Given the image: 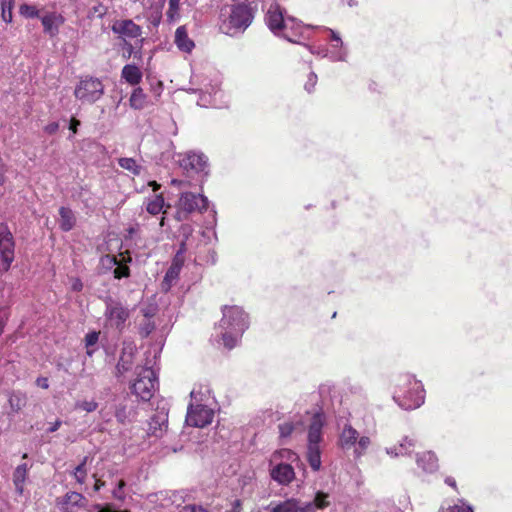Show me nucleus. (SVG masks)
<instances>
[{"instance_id": "13", "label": "nucleus", "mask_w": 512, "mask_h": 512, "mask_svg": "<svg viewBox=\"0 0 512 512\" xmlns=\"http://www.w3.org/2000/svg\"><path fill=\"white\" fill-rule=\"evenodd\" d=\"M15 258V241L8 226L0 224V272L9 271Z\"/></svg>"}, {"instance_id": "49", "label": "nucleus", "mask_w": 512, "mask_h": 512, "mask_svg": "<svg viewBox=\"0 0 512 512\" xmlns=\"http://www.w3.org/2000/svg\"><path fill=\"white\" fill-rule=\"evenodd\" d=\"M185 262V257L182 255V252H176L174 258L172 259L171 265L174 267L182 269Z\"/></svg>"}, {"instance_id": "48", "label": "nucleus", "mask_w": 512, "mask_h": 512, "mask_svg": "<svg viewBox=\"0 0 512 512\" xmlns=\"http://www.w3.org/2000/svg\"><path fill=\"white\" fill-rule=\"evenodd\" d=\"M155 329V325L150 320H147L143 325L140 327V334L143 337H147L153 330Z\"/></svg>"}, {"instance_id": "23", "label": "nucleus", "mask_w": 512, "mask_h": 512, "mask_svg": "<svg viewBox=\"0 0 512 512\" xmlns=\"http://www.w3.org/2000/svg\"><path fill=\"white\" fill-rule=\"evenodd\" d=\"M301 503L296 498H289L285 501H272L266 507L269 512H301Z\"/></svg>"}, {"instance_id": "61", "label": "nucleus", "mask_w": 512, "mask_h": 512, "mask_svg": "<svg viewBox=\"0 0 512 512\" xmlns=\"http://www.w3.org/2000/svg\"><path fill=\"white\" fill-rule=\"evenodd\" d=\"M93 477L95 478V484H94L93 490L95 492H98L105 486L106 483H105V481H102L101 479L96 478V475H93Z\"/></svg>"}, {"instance_id": "35", "label": "nucleus", "mask_w": 512, "mask_h": 512, "mask_svg": "<svg viewBox=\"0 0 512 512\" xmlns=\"http://www.w3.org/2000/svg\"><path fill=\"white\" fill-rule=\"evenodd\" d=\"M87 461H88V456L83 457L81 462L74 468V470L71 473V475L75 478L77 483H79L80 485L84 484L86 481V477L88 474V471L86 468Z\"/></svg>"}, {"instance_id": "1", "label": "nucleus", "mask_w": 512, "mask_h": 512, "mask_svg": "<svg viewBox=\"0 0 512 512\" xmlns=\"http://www.w3.org/2000/svg\"><path fill=\"white\" fill-rule=\"evenodd\" d=\"M259 0H236L225 5L220 13V30L229 36L242 34L253 22Z\"/></svg>"}, {"instance_id": "31", "label": "nucleus", "mask_w": 512, "mask_h": 512, "mask_svg": "<svg viewBox=\"0 0 512 512\" xmlns=\"http://www.w3.org/2000/svg\"><path fill=\"white\" fill-rule=\"evenodd\" d=\"M118 257L115 255L106 254L100 258L98 265V273L105 275L113 273L115 266L117 265Z\"/></svg>"}, {"instance_id": "62", "label": "nucleus", "mask_w": 512, "mask_h": 512, "mask_svg": "<svg viewBox=\"0 0 512 512\" xmlns=\"http://www.w3.org/2000/svg\"><path fill=\"white\" fill-rule=\"evenodd\" d=\"M61 424H62V422L60 420H56L54 423H52L50 425V427L48 428L47 431L49 433H53V432L57 431L60 428Z\"/></svg>"}, {"instance_id": "22", "label": "nucleus", "mask_w": 512, "mask_h": 512, "mask_svg": "<svg viewBox=\"0 0 512 512\" xmlns=\"http://www.w3.org/2000/svg\"><path fill=\"white\" fill-rule=\"evenodd\" d=\"M416 441L415 439L404 436L398 445L392 446V447H386L385 452L390 457L396 458L399 456H406L410 455L413 448L415 447Z\"/></svg>"}, {"instance_id": "29", "label": "nucleus", "mask_w": 512, "mask_h": 512, "mask_svg": "<svg viewBox=\"0 0 512 512\" xmlns=\"http://www.w3.org/2000/svg\"><path fill=\"white\" fill-rule=\"evenodd\" d=\"M85 502L84 496L75 491L66 493L60 502L63 512H69V507H83Z\"/></svg>"}, {"instance_id": "64", "label": "nucleus", "mask_w": 512, "mask_h": 512, "mask_svg": "<svg viewBox=\"0 0 512 512\" xmlns=\"http://www.w3.org/2000/svg\"><path fill=\"white\" fill-rule=\"evenodd\" d=\"M186 251H187L186 240L182 239L177 252H182V255H184L186 253Z\"/></svg>"}, {"instance_id": "18", "label": "nucleus", "mask_w": 512, "mask_h": 512, "mask_svg": "<svg viewBox=\"0 0 512 512\" xmlns=\"http://www.w3.org/2000/svg\"><path fill=\"white\" fill-rule=\"evenodd\" d=\"M136 347L132 343L124 342L121 355L116 365V376L120 377L132 368Z\"/></svg>"}, {"instance_id": "30", "label": "nucleus", "mask_w": 512, "mask_h": 512, "mask_svg": "<svg viewBox=\"0 0 512 512\" xmlns=\"http://www.w3.org/2000/svg\"><path fill=\"white\" fill-rule=\"evenodd\" d=\"M59 215H60V220H59L60 229L64 232H68V231L72 230L73 227L75 226V222H76L73 211L70 208L62 206L59 209Z\"/></svg>"}, {"instance_id": "3", "label": "nucleus", "mask_w": 512, "mask_h": 512, "mask_svg": "<svg viewBox=\"0 0 512 512\" xmlns=\"http://www.w3.org/2000/svg\"><path fill=\"white\" fill-rule=\"evenodd\" d=\"M249 327L247 313L239 306H224L222 318L215 328L225 348L231 350L237 346L243 333Z\"/></svg>"}, {"instance_id": "45", "label": "nucleus", "mask_w": 512, "mask_h": 512, "mask_svg": "<svg viewBox=\"0 0 512 512\" xmlns=\"http://www.w3.org/2000/svg\"><path fill=\"white\" fill-rule=\"evenodd\" d=\"M296 458H297L296 454L294 452H292L291 450H289V449H282V450L276 451L273 454V459L274 460H276V459H286V460H289V461H293Z\"/></svg>"}, {"instance_id": "60", "label": "nucleus", "mask_w": 512, "mask_h": 512, "mask_svg": "<svg viewBox=\"0 0 512 512\" xmlns=\"http://www.w3.org/2000/svg\"><path fill=\"white\" fill-rule=\"evenodd\" d=\"M36 384L37 386L43 388V389H48L49 388V382H48V379L46 377H38L37 380H36Z\"/></svg>"}, {"instance_id": "27", "label": "nucleus", "mask_w": 512, "mask_h": 512, "mask_svg": "<svg viewBox=\"0 0 512 512\" xmlns=\"http://www.w3.org/2000/svg\"><path fill=\"white\" fill-rule=\"evenodd\" d=\"M132 262V257L129 253H120L115 266L113 277L117 280L128 278L130 276L129 264Z\"/></svg>"}, {"instance_id": "41", "label": "nucleus", "mask_w": 512, "mask_h": 512, "mask_svg": "<svg viewBox=\"0 0 512 512\" xmlns=\"http://www.w3.org/2000/svg\"><path fill=\"white\" fill-rule=\"evenodd\" d=\"M299 423L284 422L278 425L280 438L285 439L292 435L299 428Z\"/></svg>"}, {"instance_id": "52", "label": "nucleus", "mask_w": 512, "mask_h": 512, "mask_svg": "<svg viewBox=\"0 0 512 512\" xmlns=\"http://www.w3.org/2000/svg\"><path fill=\"white\" fill-rule=\"evenodd\" d=\"M205 262L210 265H214L217 262V252L214 249H209Z\"/></svg>"}, {"instance_id": "51", "label": "nucleus", "mask_w": 512, "mask_h": 512, "mask_svg": "<svg viewBox=\"0 0 512 512\" xmlns=\"http://www.w3.org/2000/svg\"><path fill=\"white\" fill-rule=\"evenodd\" d=\"M449 512H474L472 507L466 504L455 505L450 508Z\"/></svg>"}, {"instance_id": "4", "label": "nucleus", "mask_w": 512, "mask_h": 512, "mask_svg": "<svg viewBox=\"0 0 512 512\" xmlns=\"http://www.w3.org/2000/svg\"><path fill=\"white\" fill-rule=\"evenodd\" d=\"M394 402L403 410H414L425 402V389L422 382L412 374L399 375L393 391Z\"/></svg>"}, {"instance_id": "26", "label": "nucleus", "mask_w": 512, "mask_h": 512, "mask_svg": "<svg viewBox=\"0 0 512 512\" xmlns=\"http://www.w3.org/2000/svg\"><path fill=\"white\" fill-rule=\"evenodd\" d=\"M31 466L27 463H22L18 465L12 476L13 484L15 487V491L18 495H22L24 492V484L28 476V471L30 470Z\"/></svg>"}, {"instance_id": "54", "label": "nucleus", "mask_w": 512, "mask_h": 512, "mask_svg": "<svg viewBox=\"0 0 512 512\" xmlns=\"http://www.w3.org/2000/svg\"><path fill=\"white\" fill-rule=\"evenodd\" d=\"M59 129L58 122H51L44 127V131L50 135L56 133Z\"/></svg>"}, {"instance_id": "21", "label": "nucleus", "mask_w": 512, "mask_h": 512, "mask_svg": "<svg viewBox=\"0 0 512 512\" xmlns=\"http://www.w3.org/2000/svg\"><path fill=\"white\" fill-rule=\"evenodd\" d=\"M416 464L423 472L431 474L438 470V458L432 451H424L416 454Z\"/></svg>"}, {"instance_id": "25", "label": "nucleus", "mask_w": 512, "mask_h": 512, "mask_svg": "<svg viewBox=\"0 0 512 512\" xmlns=\"http://www.w3.org/2000/svg\"><path fill=\"white\" fill-rule=\"evenodd\" d=\"M326 30L330 33L331 41L334 43L339 44V51H330L329 53V59L332 62H345L347 61L348 57V50L345 47L344 43L342 42V39L336 31L326 28Z\"/></svg>"}, {"instance_id": "16", "label": "nucleus", "mask_w": 512, "mask_h": 512, "mask_svg": "<svg viewBox=\"0 0 512 512\" xmlns=\"http://www.w3.org/2000/svg\"><path fill=\"white\" fill-rule=\"evenodd\" d=\"M43 33L53 39L59 35L60 27L65 23V17L56 11L43 14L40 18Z\"/></svg>"}, {"instance_id": "40", "label": "nucleus", "mask_w": 512, "mask_h": 512, "mask_svg": "<svg viewBox=\"0 0 512 512\" xmlns=\"http://www.w3.org/2000/svg\"><path fill=\"white\" fill-rule=\"evenodd\" d=\"M1 4V18L5 23L12 22V10L14 7V0H0Z\"/></svg>"}, {"instance_id": "34", "label": "nucleus", "mask_w": 512, "mask_h": 512, "mask_svg": "<svg viewBox=\"0 0 512 512\" xmlns=\"http://www.w3.org/2000/svg\"><path fill=\"white\" fill-rule=\"evenodd\" d=\"M329 498H330V496L328 493L318 491L315 494L314 499L310 502H307L305 505L313 506L314 511L323 510L329 506V504H330Z\"/></svg>"}, {"instance_id": "32", "label": "nucleus", "mask_w": 512, "mask_h": 512, "mask_svg": "<svg viewBox=\"0 0 512 512\" xmlns=\"http://www.w3.org/2000/svg\"><path fill=\"white\" fill-rule=\"evenodd\" d=\"M180 272L181 270L179 268L170 265L161 283V290L164 292H168L171 289V287L175 284V282L178 280Z\"/></svg>"}, {"instance_id": "20", "label": "nucleus", "mask_w": 512, "mask_h": 512, "mask_svg": "<svg viewBox=\"0 0 512 512\" xmlns=\"http://www.w3.org/2000/svg\"><path fill=\"white\" fill-rule=\"evenodd\" d=\"M144 204L146 211L152 216H156L161 213L165 215L167 214V209L171 207L170 204H165V200L162 194L146 198ZM164 220L165 216H162L160 221L161 226H164Z\"/></svg>"}, {"instance_id": "28", "label": "nucleus", "mask_w": 512, "mask_h": 512, "mask_svg": "<svg viewBox=\"0 0 512 512\" xmlns=\"http://www.w3.org/2000/svg\"><path fill=\"white\" fill-rule=\"evenodd\" d=\"M121 77L130 85H138L143 77V74L138 66L135 64H126L121 71Z\"/></svg>"}, {"instance_id": "39", "label": "nucleus", "mask_w": 512, "mask_h": 512, "mask_svg": "<svg viewBox=\"0 0 512 512\" xmlns=\"http://www.w3.org/2000/svg\"><path fill=\"white\" fill-rule=\"evenodd\" d=\"M126 485H127V483L123 478L118 479L115 482L114 487L111 491L112 497L118 501L123 502L126 499V492H125Z\"/></svg>"}, {"instance_id": "43", "label": "nucleus", "mask_w": 512, "mask_h": 512, "mask_svg": "<svg viewBox=\"0 0 512 512\" xmlns=\"http://www.w3.org/2000/svg\"><path fill=\"white\" fill-rule=\"evenodd\" d=\"M131 411H128L126 406L119 405L115 412V417L119 423H126L129 421Z\"/></svg>"}, {"instance_id": "36", "label": "nucleus", "mask_w": 512, "mask_h": 512, "mask_svg": "<svg viewBox=\"0 0 512 512\" xmlns=\"http://www.w3.org/2000/svg\"><path fill=\"white\" fill-rule=\"evenodd\" d=\"M118 164L121 168L131 172L134 175H140L142 167L137 164L133 158L122 157L118 159Z\"/></svg>"}, {"instance_id": "2", "label": "nucleus", "mask_w": 512, "mask_h": 512, "mask_svg": "<svg viewBox=\"0 0 512 512\" xmlns=\"http://www.w3.org/2000/svg\"><path fill=\"white\" fill-rule=\"evenodd\" d=\"M285 13V9L276 2L269 5L265 22L271 32L291 43L300 44L301 39H308L311 27L302 24L294 17L285 16Z\"/></svg>"}, {"instance_id": "46", "label": "nucleus", "mask_w": 512, "mask_h": 512, "mask_svg": "<svg viewBox=\"0 0 512 512\" xmlns=\"http://www.w3.org/2000/svg\"><path fill=\"white\" fill-rule=\"evenodd\" d=\"M317 80H318V77L316 75V73L314 72H310L307 76V80L304 84V89L308 92V93H312L314 90H315V86L317 84Z\"/></svg>"}, {"instance_id": "57", "label": "nucleus", "mask_w": 512, "mask_h": 512, "mask_svg": "<svg viewBox=\"0 0 512 512\" xmlns=\"http://www.w3.org/2000/svg\"><path fill=\"white\" fill-rule=\"evenodd\" d=\"M80 121L75 119V118H72L69 122V130L73 133V134H76L77 133V130H78V127L80 126Z\"/></svg>"}, {"instance_id": "14", "label": "nucleus", "mask_w": 512, "mask_h": 512, "mask_svg": "<svg viewBox=\"0 0 512 512\" xmlns=\"http://www.w3.org/2000/svg\"><path fill=\"white\" fill-rule=\"evenodd\" d=\"M208 203L209 202L206 196L193 192L182 193L178 200L179 207H181V209L188 212L189 214L194 212L202 213L203 211H206L208 208Z\"/></svg>"}, {"instance_id": "9", "label": "nucleus", "mask_w": 512, "mask_h": 512, "mask_svg": "<svg viewBox=\"0 0 512 512\" xmlns=\"http://www.w3.org/2000/svg\"><path fill=\"white\" fill-rule=\"evenodd\" d=\"M192 85L189 91L199 93L197 104L202 107L216 105L215 97L220 92V80L218 77L193 75L190 80Z\"/></svg>"}, {"instance_id": "15", "label": "nucleus", "mask_w": 512, "mask_h": 512, "mask_svg": "<svg viewBox=\"0 0 512 512\" xmlns=\"http://www.w3.org/2000/svg\"><path fill=\"white\" fill-rule=\"evenodd\" d=\"M111 30L121 41L136 39L142 34V28L131 19L114 21Z\"/></svg>"}, {"instance_id": "24", "label": "nucleus", "mask_w": 512, "mask_h": 512, "mask_svg": "<svg viewBox=\"0 0 512 512\" xmlns=\"http://www.w3.org/2000/svg\"><path fill=\"white\" fill-rule=\"evenodd\" d=\"M174 43L181 52L185 53H191L195 47V43L188 36V32L185 26H179L176 29Z\"/></svg>"}, {"instance_id": "53", "label": "nucleus", "mask_w": 512, "mask_h": 512, "mask_svg": "<svg viewBox=\"0 0 512 512\" xmlns=\"http://www.w3.org/2000/svg\"><path fill=\"white\" fill-rule=\"evenodd\" d=\"M83 289V283L80 278L71 279V290L74 292H80Z\"/></svg>"}, {"instance_id": "17", "label": "nucleus", "mask_w": 512, "mask_h": 512, "mask_svg": "<svg viewBox=\"0 0 512 512\" xmlns=\"http://www.w3.org/2000/svg\"><path fill=\"white\" fill-rule=\"evenodd\" d=\"M168 427V411L165 408L154 413L149 422L146 434L148 437L161 438Z\"/></svg>"}, {"instance_id": "37", "label": "nucleus", "mask_w": 512, "mask_h": 512, "mask_svg": "<svg viewBox=\"0 0 512 512\" xmlns=\"http://www.w3.org/2000/svg\"><path fill=\"white\" fill-rule=\"evenodd\" d=\"M119 47L122 49V58L124 60H129L132 56L138 59L141 58V52L136 51L129 40L121 41L119 43Z\"/></svg>"}, {"instance_id": "19", "label": "nucleus", "mask_w": 512, "mask_h": 512, "mask_svg": "<svg viewBox=\"0 0 512 512\" xmlns=\"http://www.w3.org/2000/svg\"><path fill=\"white\" fill-rule=\"evenodd\" d=\"M271 478L280 485H288L295 478L294 468L288 463H279L270 469Z\"/></svg>"}, {"instance_id": "47", "label": "nucleus", "mask_w": 512, "mask_h": 512, "mask_svg": "<svg viewBox=\"0 0 512 512\" xmlns=\"http://www.w3.org/2000/svg\"><path fill=\"white\" fill-rule=\"evenodd\" d=\"M85 347H95L99 341V332L90 331L85 335Z\"/></svg>"}, {"instance_id": "10", "label": "nucleus", "mask_w": 512, "mask_h": 512, "mask_svg": "<svg viewBox=\"0 0 512 512\" xmlns=\"http://www.w3.org/2000/svg\"><path fill=\"white\" fill-rule=\"evenodd\" d=\"M129 316V309L120 301L114 300L112 298H108L105 301L104 317L108 327L117 330L119 333H122Z\"/></svg>"}, {"instance_id": "50", "label": "nucleus", "mask_w": 512, "mask_h": 512, "mask_svg": "<svg viewBox=\"0 0 512 512\" xmlns=\"http://www.w3.org/2000/svg\"><path fill=\"white\" fill-rule=\"evenodd\" d=\"M308 49H309L310 53H312V54H316V55H319L321 57H328L329 58L330 51H328V48H326V47L314 48L312 46H308Z\"/></svg>"}, {"instance_id": "63", "label": "nucleus", "mask_w": 512, "mask_h": 512, "mask_svg": "<svg viewBox=\"0 0 512 512\" xmlns=\"http://www.w3.org/2000/svg\"><path fill=\"white\" fill-rule=\"evenodd\" d=\"M444 482H445V484H447L448 486L452 487L453 489L457 488L456 480H455V478H453L451 476H447L445 478Z\"/></svg>"}, {"instance_id": "56", "label": "nucleus", "mask_w": 512, "mask_h": 512, "mask_svg": "<svg viewBox=\"0 0 512 512\" xmlns=\"http://www.w3.org/2000/svg\"><path fill=\"white\" fill-rule=\"evenodd\" d=\"M188 215H189V213L184 211L183 209H181V207H179V205L177 204V211L175 213V219L178 221H183V220L187 219Z\"/></svg>"}, {"instance_id": "5", "label": "nucleus", "mask_w": 512, "mask_h": 512, "mask_svg": "<svg viewBox=\"0 0 512 512\" xmlns=\"http://www.w3.org/2000/svg\"><path fill=\"white\" fill-rule=\"evenodd\" d=\"M371 439L368 436H360L359 432L348 422L342 427L339 426L337 440L338 447L354 459H359L368 450Z\"/></svg>"}, {"instance_id": "12", "label": "nucleus", "mask_w": 512, "mask_h": 512, "mask_svg": "<svg viewBox=\"0 0 512 512\" xmlns=\"http://www.w3.org/2000/svg\"><path fill=\"white\" fill-rule=\"evenodd\" d=\"M177 161L187 174L196 173L203 177L209 174L208 158L202 152L189 151L185 154H178Z\"/></svg>"}, {"instance_id": "6", "label": "nucleus", "mask_w": 512, "mask_h": 512, "mask_svg": "<svg viewBox=\"0 0 512 512\" xmlns=\"http://www.w3.org/2000/svg\"><path fill=\"white\" fill-rule=\"evenodd\" d=\"M153 361L146 359L144 366H137L135 373L136 379L131 385V391L143 401H149L158 385V378L152 367Z\"/></svg>"}, {"instance_id": "58", "label": "nucleus", "mask_w": 512, "mask_h": 512, "mask_svg": "<svg viewBox=\"0 0 512 512\" xmlns=\"http://www.w3.org/2000/svg\"><path fill=\"white\" fill-rule=\"evenodd\" d=\"M95 509L97 510V512H114V509L112 508V506L110 504H106V505L97 504V505H95Z\"/></svg>"}, {"instance_id": "38", "label": "nucleus", "mask_w": 512, "mask_h": 512, "mask_svg": "<svg viewBox=\"0 0 512 512\" xmlns=\"http://www.w3.org/2000/svg\"><path fill=\"white\" fill-rule=\"evenodd\" d=\"M19 14L26 19L40 18V11L35 5L23 3L19 7Z\"/></svg>"}, {"instance_id": "8", "label": "nucleus", "mask_w": 512, "mask_h": 512, "mask_svg": "<svg viewBox=\"0 0 512 512\" xmlns=\"http://www.w3.org/2000/svg\"><path fill=\"white\" fill-rule=\"evenodd\" d=\"M191 403L188 406L186 423L189 426L203 428L211 424L214 418V410L203 404L204 393L193 389L190 393Z\"/></svg>"}, {"instance_id": "44", "label": "nucleus", "mask_w": 512, "mask_h": 512, "mask_svg": "<svg viewBox=\"0 0 512 512\" xmlns=\"http://www.w3.org/2000/svg\"><path fill=\"white\" fill-rule=\"evenodd\" d=\"M76 408L90 413V412H94L98 408V403L94 400H90V401L85 400V401L77 402Z\"/></svg>"}, {"instance_id": "7", "label": "nucleus", "mask_w": 512, "mask_h": 512, "mask_svg": "<svg viewBox=\"0 0 512 512\" xmlns=\"http://www.w3.org/2000/svg\"><path fill=\"white\" fill-rule=\"evenodd\" d=\"M324 422L322 416L318 413L314 414L308 426L307 435V461L313 471L321 468V448L320 443L323 441L322 429Z\"/></svg>"}, {"instance_id": "33", "label": "nucleus", "mask_w": 512, "mask_h": 512, "mask_svg": "<svg viewBox=\"0 0 512 512\" xmlns=\"http://www.w3.org/2000/svg\"><path fill=\"white\" fill-rule=\"evenodd\" d=\"M129 102L133 109H143L146 105V95L143 89L140 87L135 88L130 96Z\"/></svg>"}, {"instance_id": "59", "label": "nucleus", "mask_w": 512, "mask_h": 512, "mask_svg": "<svg viewBox=\"0 0 512 512\" xmlns=\"http://www.w3.org/2000/svg\"><path fill=\"white\" fill-rule=\"evenodd\" d=\"M185 512H208L202 506L189 505L185 507Z\"/></svg>"}, {"instance_id": "42", "label": "nucleus", "mask_w": 512, "mask_h": 512, "mask_svg": "<svg viewBox=\"0 0 512 512\" xmlns=\"http://www.w3.org/2000/svg\"><path fill=\"white\" fill-rule=\"evenodd\" d=\"M180 1L181 0H169V7L166 12L169 22H175L179 18Z\"/></svg>"}, {"instance_id": "11", "label": "nucleus", "mask_w": 512, "mask_h": 512, "mask_svg": "<svg viewBox=\"0 0 512 512\" xmlns=\"http://www.w3.org/2000/svg\"><path fill=\"white\" fill-rule=\"evenodd\" d=\"M104 94V85L98 78L81 79L74 90L75 97L82 103L93 104Z\"/></svg>"}, {"instance_id": "55", "label": "nucleus", "mask_w": 512, "mask_h": 512, "mask_svg": "<svg viewBox=\"0 0 512 512\" xmlns=\"http://www.w3.org/2000/svg\"><path fill=\"white\" fill-rule=\"evenodd\" d=\"M192 227L191 225L189 224H183L180 228V233L181 235L183 236V239L187 240L188 237L191 235L192 233Z\"/></svg>"}]
</instances>
